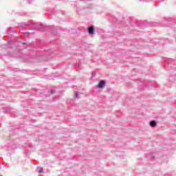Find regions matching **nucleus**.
I'll use <instances>...</instances> for the list:
<instances>
[{
  "label": "nucleus",
  "instance_id": "nucleus-1",
  "mask_svg": "<svg viewBox=\"0 0 176 176\" xmlns=\"http://www.w3.org/2000/svg\"><path fill=\"white\" fill-rule=\"evenodd\" d=\"M106 83L107 82L105 80H101L98 85V89H104V87H105Z\"/></svg>",
  "mask_w": 176,
  "mask_h": 176
},
{
  "label": "nucleus",
  "instance_id": "nucleus-2",
  "mask_svg": "<svg viewBox=\"0 0 176 176\" xmlns=\"http://www.w3.org/2000/svg\"><path fill=\"white\" fill-rule=\"evenodd\" d=\"M156 121L155 120H152L151 122H150V126H151V127H156Z\"/></svg>",
  "mask_w": 176,
  "mask_h": 176
},
{
  "label": "nucleus",
  "instance_id": "nucleus-3",
  "mask_svg": "<svg viewBox=\"0 0 176 176\" xmlns=\"http://www.w3.org/2000/svg\"><path fill=\"white\" fill-rule=\"evenodd\" d=\"M89 34H94V28H93V27L89 28Z\"/></svg>",
  "mask_w": 176,
  "mask_h": 176
},
{
  "label": "nucleus",
  "instance_id": "nucleus-4",
  "mask_svg": "<svg viewBox=\"0 0 176 176\" xmlns=\"http://www.w3.org/2000/svg\"><path fill=\"white\" fill-rule=\"evenodd\" d=\"M38 173H43V168H40V170H38Z\"/></svg>",
  "mask_w": 176,
  "mask_h": 176
}]
</instances>
